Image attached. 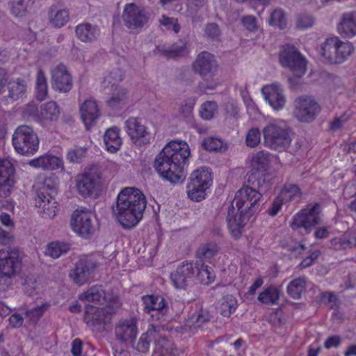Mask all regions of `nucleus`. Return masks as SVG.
<instances>
[{
  "label": "nucleus",
  "mask_w": 356,
  "mask_h": 356,
  "mask_svg": "<svg viewBox=\"0 0 356 356\" xmlns=\"http://www.w3.org/2000/svg\"><path fill=\"white\" fill-rule=\"evenodd\" d=\"M250 163L252 169L245 177L243 186L236 192L228 207L227 226L235 238L241 237L245 225L259 209L264 182L262 177L268 170V157H252Z\"/></svg>",
  "instance_id": "nucleus-1"
},
{
  "label": "nucleus",
  "mask_w": 356,
  "mask_h": 356,
  "mask_svg": "<svg viewBox=\"0 0 356 356\" xmlns=\"http://www.w3.org/2000/svg\"><path fill=\"white\" fill-rule=\"evenodd\" d=\"M146 205L145 196L138 188L126 187L118 195L113 213L124 228L130 229L142 219Z\"/></svg>",
  "instance_id": "nucleus-2"
},
{
  "label": "nucleus",
  "mask_w": 356,
  "mask_h": 356,
  "mask_svg": "<svg viewBox=\"0 0 356 356\" xmlns=\"http://www.w3.org/2000/svg\"><path fill=\"white\" fill-rule=\"evenodd\" d=\"M106 168L99 164L86 167L75 177L76 188L83 197H97L102 191L106 179Z\"/></svg>",
  "instance_id": "nucleus-3"
},
{
  "label": "nucleus",
  "mask_w": 356,
  "mask_h": 356,
  "mask_svg": "<svg viewBox=\"0 0 356 356\" xmlns=\"http://www.w3.org/2000/svg\"><path fill=\"white\" fill-rule=\"evenodd\" d=\"M264 143L271 149L282 152L288 149L294 133L284 120L270 122L263 129Z\"/></svg>",
  "instance_id": "nucleus-4"
},
{
  "label": "nucleus",
  "mask_w": 356,
  "mask_h": 356,
  "mask_svg": "<svg viewBox=\"0 0 356 356\" xmlns=\"http://www.w3.org/2000/svg\"><path fill=\"white\" fill-rule=\"evenodd\" d=\"M354 47L350 42L338 37L327 38L321 46V55L330 64H341L353 53Z\"/></svg>",
  "instance_id": "nucleus-5"
},
{
  "label": "nucleus",
  "mask_w": 356,
  "mask_h": 356,
  "mask_svg": "<svg viewBox=\"0 0 356 356\" xmlns=\"http://www.w3.org/2000/svg\"><path fill=\"white\" fill-rule=\"evenodd\" d=\"M156 157L154 167L159 175L165 180L175 184L181 183L184 176V167L188 157Z\"/></svg>",
  "instance_id": "nucleus-6"
},
{
  "label": "nucleus",
  "mask_w": 356,
  "mask_h": 356,
  "mask_svg": "<svg viewBox=\"0 0 356 356\" xmlns=\"http://www.w3.org/2000/svg\"><path fill=\"white\" fill-rule=\"evenodd\" d=\"M218 63L215 56L208 51L200 53L192 65L195 74H199L207 83V88L214 89L219 83L217 76Z\"/></svg>",
  "instance_id": "nucleus-7"
},
{
  "label": "nucleus",
  "mask_w": 356,
  "mask_h": 356,
  "mask_svg": "<svg viewBox=\"0 0 356 356\" xmlns=\"http://www.w3.org/2000/svg\"><path fill=\"white\" fill-rule=\"evenodd\" d=\"M211 184L212 174L209 168L202 167L193 171L187 186L188 197L196 202H200L205 198L206 191Z\"/></svg>",
  "instance_id": "nucleus-8"
},
{
  "label": "nucleus",
  "mask_w": 356,
  "mask_h": 356,
  "mask_svg": "<svg viewBox=\"0 0 356 356\" xmlns=\"http://www.w3.org/2000/svg\"><path fill=\"white\" fill-rule=\"evenodd\" d=\"M13 144L18 154H35L38 149L39 140L31 127L19 126L13 135Z\"/></svg>",
  "instance_id": "nucleus-9"
},
{
  "label": "nucleus",
  "mask_w": 356,
  "mask_h": 356,
  "mask_svg": "<svg viewBox=\"0 0 356 356\" xmlns=\"http://www.w3.org/2000/svg\"><path fill=\"white\" fill-rule=\"evenodd\" d=\"M321 110V105L312 96L302 95L294 102V115L303 123L314 122Z\"/></svg>",
  "instance_id": "nucleus-10"
},
{
  "label": "nucleus",
  "mask_w": 356,
  "mask_h": 356,
  "mask_svg": "<svg viewBox=\"0 0 356 356\" xmlns=\"http://www.w3.org/2000/svg\"><path fill=\"white\" fill-rule=\"evenodd\" d=\"M321 211L319 204H308L306 208L302 209L293 216L291 227L293 229L303 228L306 233L310 232L314 227L321 224Z\"/></svg>",
  "instance_id": "nucleus-11"
},
{
  "label": "nucleus",
  "mask_w": 356,
  "mask_h": 356,
  "mask_svg": "<svg viewBox=\"0 0 356 356\" xmlns=\"http://www.w3.org/2000/svg\"><path fill=\"white\" fill-rule=\"evenodd\" d=\"M279 59L281 65L289 68L296 76L301 77L305 74L306 60L294 47L284 46L280 54Z\"/></svg>",
  "instance_id": "nucleus-12"
},
{
  "label": "nucleus",
  "mask_w": 356,
  "mask_h": 356,
  "mask_svg": "<svg viewBox=\"0 0 356 356\" xmlns=\"http://www.w3.org/2000/svg\"><path fill=\"white\" fill-rule=\"evenodd\" d=\"M113 314L112 309L109 307L100 309L87 305L83 319L94 331L102 332L106 330V326L111 323Z\"/></svg>",
  "instance_id": "nucleus-13"
},
{
  "label": "nucleus",
  "mask_w": 356,
  "mask_h": 356,
  "mask_svg": "<svg viewBox=\"0 0 356 356\" xmlns=\"http://www.w3.org/2000/svg\"><path fill=\"white\" fill-rule=\"evenodd\" d=\"M99 266V262L92 257L81 258L70 273V278L78 285L90 282Z\"/></svg>",
  "instance_id": "nucleus-14"
},
{
  "label": "nucleus",
  "mask_w": 356,
  "mask_h": 356,
  "mask_svg": "<svg viewBox=\"0 0 356 356\" xmlns=\"http://www.w3.org/2000/svg\"><path fill=\"white\" fill-rule=\"evenodd\" d=\"M122 17L124 25L130 30L143 29L149 18L144 9L134 3L125 5Z\"/></svg>",
  "instance_id": "nucleus-15"
},
{
  "label": "nucleus",
  "mask_w": 356,
  "mask_h": 356,
  "mask_svg": "<svg viewBox=\"0 0 356 356\" xmlns=\"http://www.w3.org/2000/svg\"><path fill=\"white\" fill-rule=\"evenodd\" d=\"M92 217V213L86 208L76 209L71 219L73 230L83 238H89L95 231Z\"/></svg>",
  "instance_id": "nucleus-16"
},
{
  "label": "nucleus",
  "mask_w": 356,
  "mask_h": 356,
  "mask_svg": "<svg viewBox=\"0 0 356 356\" xmlns=\"http://www.w3.org/2000/svg\"><path fill=\"white\" fill-rule=\"evenodd\" d=\"M127 132L132 143L137 147H143L150 143L151 134L141 121L135 118H130L126 121Z\"/></svg>",
  "instance_id": "nucleus-17"
},
{
  "label": "nucleus",
  "mask_w": 356,
  "mask_h": 356,
  "mask_svg": "<svg viewBox=\"0 0 356 356\" xmlns=\"http://www.w3.org/2000/svg\"><path fill=\"white\" fill-rule=\"evenodd\" d=\"M197 269L193 262L183 261L175 271L170 274V279L177 289H185L195 277Z\"/></svg>",
  "instance_id": "nucleus-18"
},
{
  "label": "nucleus",
  "mask_w": 356,
  "mask_h": 356,
  "mask_svg": "<svg viewBox=\"0 0 356 356\" xmlns=\"http://www.w3.org/2000/svg\"><path fill=\"white\" fill-rule=\"evenodd\" d=\"M51 83L54 90L67 93L72 88L73 81L66 66L60 63L51 70Z\"/></svg>",
  "instance_id": "nucleus-19"
},
{
  "label": "nucleus",
  "mask_w": 356,
  "mask_h": 356,
  "mask_svg": "<svg viewBox=\"0 0 356 356\" xmlns=\"http://www.w3.org/2000/svg\"><path fill=\"white\" fill-rule=\"evenodd\" d=\"M21 266L22 259L18 249L0 250V271L17 275Z\"/></svg>",
  "instance_id": "nucleus-20"
},
{
  "label": "nucleus",
  "mask_w": 356,
  "mask_h": 356,
  "mask_svg": "<svg viewBox=\"0 0 356 356\" xmlns=\"http://www.w3.org/2000/svg\"><path fill=\"white\" fill-rule=\"evenodd\" d=\"M137 321L134 318L121 319L115 327L118 340L125 343H133L138 334Z\"/></svg>",
  "instance_id": "nucleus-21"
},
{
  "label": "nucleus",
  "mask_w": 356,
  "mask_h": 356,
  "mask_svg": "<svg viewBox=\"0 0 356 356\" xmlns=\"http://www.w3.org/2000/svg\"><path fill=\"white\" fill-rule=\"evenodd\" d=\"M15 168L6 158L0 159V195L6 197L15 185Z\"/></svg>",
  "instance_id": "nucleus-22"
},
{
  "label": "nucleus",
  "mask_w": 356,
  "mask_h": 356,
  "mask_svg": "<svg viewBox=\"0 0 356 356\" xmlns=\"http://www.w3.org/2000/svg\"><path fill=\"white\" fill-rule=\"evenodd\" d=\"M261 92L266 101L275 110H280L284 108L286 104V98L280 84L275 83L266 85L262 88Z\"/></svg>",
  "instance_id": "nucleus-23"
},
{
  "label": "nucleus",
  "mask_w": 356,
  "mask_h": 356,
  "mask_svg": "<svg viewBox=\"0 0 356 356\" xmlns=\"http://www.w3.org/2000/svg\"><path fill=\"white\" fill-rule=\"evenodd\" d=\"M81 118L87 129H90L100 115L97 101L93 98L84 100L79 107Z\"/></svg>",
  "instance_id": "nucleus-24"
},
{
  "label": "nucleus",
  "mask_w": 356,
  "mask_h": 356,
  "mask_svg": "<svg viewBox=\"0 0 356 356\" xmlns=\"http://www.w3.org/2000/svg\"><path fill=\"white\" fill-rule=\"evenodd\" d=\"M337 32L343 37L353 38L356 35V11L342 14L337 25Z\"/></svg>",
  "instance_id": "nucleus-25"
},
{
  "label": "nucleus",
  "mask_w": 356,
  "mask_h": 356,
  "mask_svg": "<svg viewBox=\"0 0 356 356\" xmlns=\"http://www.w3.org/2000/svg\"><path fill=\"white\" fill-rule=\"evenodd\" d=\"M191 151L188 143L181 140H172L161 149L159 156H190Z\"/></svg>",
  "instance_id": "nucleus-26"
},
{
  "label": "nucleus",
  "mask_w": 356,
  "mask_h": 356,
  "mask_svg": "<svg viewBox=\"0 0 356 356\" xmlns=\"http://www.w3.org/2000/svg\"><path fill=\"white\" fill-rule=\"evenodd\" d=\"M76 36L83 42L88 43L96 40L100 34L99 28L90 23H82L75 28Z\"/></svg>",
  "instance_id": "nucleus-27"
},
{
  "label": "nucleus",
  "mask_w": 356,
  "mask_h": 356,
  "mask_svg": "<svg viewBox=\"0 0 356 356\" xmlns=\"http://www.w3.org/2000/svg\"><path fill=\"white\" fill-rule=\"evenodd\" d=\"M210 319L211 316L209 312L206 309H200L186 321L184 330L185 331L195 332L204 323H208Z\"/></svg>",
  "instance_id": "nucleus-28"
},
{
  "label": "nucleus",
  "mask_w": 356,
  "mask_h": 356,
  "mask_svg": "<svg viewBox=\"0 0 356 356\" xmlns=\"http://www.w3.org/2000/svg\"><path fill=\"white\" fill-rule=\"evenodd\" d=\"M70 19L69 11L60 5L52 6L49 12V24L54 27L63 26Z\"/></svg>",
  "instance_id": "nucleus-29"
},
{
  "label": "nucleus",
  "mask_w": 356,
  "mask_h": 356,
  "mask_svg": "<svg viewBox=\"0 0 356 356\" xmlns=\"http://www.w3.org/2000/svg\"><path fill=\"white\" fill-rule=\"evenodd\" d=\"M80 299L101 305H104L108 301L106 292L101 285L91 286L88 291L81 295Z\"/></svg>",
  "instance_id": "nucleus-30"
},
{
  "label": "nucleus",
  "mask_w": 356,
  "mask_h": 356,
  "mask_svg": "<svg viewBox=\"0 0 356 356\" xmlns=\"http://www.w3.org/2000/svg\"><path fill=\"white\" fill-rule=\"evenodd\" d=\"M143 302L144 311L147 313L156 310L163 315L167 312L166 302L161 296H145L143 297Z\"/></svg>",
  "instance_id": "nucleus-31"
},
{
  "label": "nucleus",
  "mask_w": 356,
  "mask_h": 356,
  "mask_svg": "<svg viewBox=\"0 0 356 356\" xmlns=\"http://www.w3.org/2000/svg\"><path fill=\"white\" fill-rule=\"evenodd\" d=\"M104 140L108 152L111 154L116 153L122 145L120 129L118 127L108 129L104 134Z\"/></svg>",
  "instance_id": "nucleus-32"
},
{
  "label": "nucleus",
  "mask_w": 356,
  "mask_h": 356,
  "mask_svg": "<svg viewBox=\"0 0 356 356\" xmlns=\"http://www.w3.org/2000/svg\"><path fill=\"white\" fill-rule=\"evenodd\" d=\"M57 187L56 185L50 186L46 184V214L53 218L60 210L59 205L56 201Z\"/></svg>",
  "instance_id": "nucleus-33"
},
{
  "label": "nucleus",
  "mask_w": 356,
  "mask_h": 356,
  "mask_svg": "<svg viewBox=\"0 0 356 356\" xmlns=\"http://www.w3.org/2000/svg\"><path fill=\"white\" fill-rule=\"evenodd\" d=\"M356 246V237L350 232H346L330 241V247L336 250L353 248Z\"/></svg>",
  "instance_id": "nucleus-34"
},
{
  "label": "nucleus",
  "mask_w": 356,
  "mask_h": 356,
  "mask_svg": "<svg viewBox=\"0 0 356 356\" xmlns=\"http://www.w3.org/2000/svg\"><path fill=\"white\" fill-rule=\"evenodd\" d=\"M203 147L209 152L225 154L229 148V144L217 137H207L202 143Z\"/></svg>",
  "instance_id": "nucleus-35"
},
{
  "label": "nucleus",
  "mask_w": 356,
  "mask_h": 356,
  "mask_svg": "<svg viewBox=\"0 0 356 356\" xmlns=\"http://www.w3.org/2000/svg\"><path fill=\"white\" fill-rule=\"evenodd\" d=\"M194 266L197 269L195 277L203 284L208 285L215 279V274L212 268L205 265L204 263L196 262Z\"/></svg>",
  "instance_id": "nucleus-36"
},
{
  "label": "nucleus",
  "mask_w": 356,
  "mask_h": 356,
  "mask_svg": "<svg viewBox=\"0 0 356 356\" xmlns=\"http://www.w3.org/2000/svg\"><path fill=\"white\" fill-rule=\"evenodd\" d=\"M6 84L8 90V96L13 100H17L26 92L27 86L22 79L18 78L16 80L8 81Z\"/></svg>",
  "instance_id": "nucleus-37"
},
{
  "label": "nucleus",
  "mask_w": 356,
  "mask_h": 356,
  "mask_svg": "<svg viewBox=\"0 0 356 356\" xmlns=\"http://www.w3.org/2000/svg\"><path fill=\"white\" fill-rule=\"evenodd\" d=\"M34 2V0H10L8 5L14 16L22 17L26 14Z\"/></svg>",
  "instance_id": "nucleus-38"
},
{
  "label": "nucleus",
  "mask_w": 356,
  "mask_h": 356,
  "mask_svg": "<svg viewBox=\"0 0 356 356\" xmlns=\"http://www.w3.org/2000/svg\"><path fill=\"white\" fill-rule=\"evenodd\" d=\"M220 248L215 242H208L201 244L196 251V257L200 259H210L216 255Z\"/></svg>",
  "instance_id": "nucleus-39"
},
{
  "label": "nucleus",
  "mask_w": 356,
  "mask_h": 356,
  "mask_svg": "<svg viewBox=\"0 0 356 356\" xmlns=\"http://www.w3.org/2000/svg\"><path fill=\"white\" fill-rule=\"evenodd\" d=\"M285 202L299 200L302 197V192L296 184H286L279 195Z\"/></svg>",
  "instance_id": "nucleus-40"
},
{
  "label": "nucleus",
  "mask_w": 356,
  "mask_h": 356,
  "mask_svg": "<svg viewBox=\"0 0 356 356\" xmlns=\"http://www.w3.org/2000/svg\"><path fill=\"white\" fill-rule=\"evenodd\" d=\"M186 50V44L182 42L173 44L168 47H162L159 49V51L162 54V55L168 58H175L184 55Z\"/></svg>",
  "instance_id": "nucleus-41"
},
{
  "label": "nucleus",
  "mask_w": 356,
  "mask_h": 356,
  "mask_svg": "<svg viewBox=\"0 0 356 356\" xmlns=\"http://www.w3.org/2000/svg\"><path fill=\"white\" fill-rule=\"evenodd\" d=\"M70 249V245L65 242L54 241L47 246V252L54 259H57L63 254H66Z\"/></svg>",
  "instance_id": "nucleus-42"
},
{
  "label": "nucleus",
  "mask_w": 356,
  "mask_h": 356,
  "mask_svg": "<svg viewBox=\"0 0 356 356\" xmlns=\"http://www.w3.org/2000/svg\"><path fill=\"white\" fill-rule=\"evenodd\" d=\"M111 97L107 100V104L111 107H117L127 100V91L124 88L118 86L113 88Z\"/></svg>",
  "instance_id": "nucleus-43"
},
{
  "label": "nucleus",
  "mask_w": 356,
  "mask_h": 356,
  "mask_svg": "<svg viewBox=\"0 0 356 356\" xmlns=\"http://www.w3.org/2000/svg\"><path fill=\"white\" fill-rule=\"evenodd\" d=\"M305 289V280L301 278H298L289 283L287 287V293L292 298L298 300L301 298L302 293Z\"/></svg>",
  "instance_id": "nucleus-44"
},
{
  "label": "nucleus",
  "mask_w": 356,
  "mask_h": 356,
  "mask_svg": "<svg viewBox=\"0 0 356 356\" xmlns=\"http://www.w3.org/2000/svg\"><path fill=\"white\" fill-rule=\"evenodd\" d=\"M280 298V291L275 287H268L260 293L258 300L264 304H275Z\"/></svg>",
  "instance_id": "nucleus-45"
},
{
  "label": "nucleus",
  "mask_w": 356,
  "mask_h": 356,
  "mask_svg": "<svg viewBox=\"0 0 356 356\" xmlns=\"http://www.w3.org/2000/svg\"><path fill=\"white\" fill-rule=\"evenodd\" d=\"M236 306L237 301L232 296H224L220 306L221 314L225 317H229L236 310Z\"/></svg>",
  "instance_id": "nucleus-46"
},
{
  "label": "nucleus",
  "mask_w": 356,
  "mask_h": 356,
  "mask_svg": "<svg viewBox=\"0 0 356 356\" xmlns=\"http://www.w3.org/2000/svg\"><path fill=\"white\" fill-rule=\"evenodd\" d=\"M286 16L282 9L276 8L271 13L269 19V24L271 26H276L282 29L286 27Z\"/></svg>",
  "instance_id": "nucleus-47"
},
{
  "label": "nucleus",
  "mask_w": 356,
  "mask_h": 356,
  "mask_svg": "<svg viewBox=\"0 0 356 356\" xmlns=\"http://www.w3.org/2000/svg\"><path fill=\"white\" fill-rule=\"evenodd\" d=\"M218 112V106L215 102H207L200 108V114L202 119L209 120L212 119Z\"/></svg>",
  "instance_id": "nucleus-48"
},
{
  "label": "nucleus",
  "mask_w": 356,
  "mask_h": 356,
  "mask_svg": "<svg viewBox=\"0 0 356 356\" xmlns=\"http://www.w3.org/2000/svg\"><path fill=\"white\" fill-rule=\"evenodd\" d=\"M43 109L42 105L39 107L35 102H32L27 104L24 112L26 115L32 118L34 120L42 122L44 118Z\"/></svg>",
  "instance_id": "nucleus-49"
},
{
  "label": "nucleus",
  "mask_w": 356,
  "mask_h": 356,
  "mask_svg": "<svg viewBox=\"0 0 356 356\" xmlns=\"http://www.w3.org/2000/svg\"><path fill=\"white\" fill-rule=\"evenodd\" d=\"M122 72L120 70H115L108 74L104 79L103 84L104 87L111 86V88L118 87V83L122 80Z\"/></svg>",
  "instance_id": "nucleus-50"
},
{
  "label": "nucleus",
  "mask_w": 356,
  "mask_h": 356,
  "mask_svg": "<svg viewBox=\"0 0 356 356\" xmlns=\"http://www.w3.org/2000/svg\"><path fill=\"white\" fill-rule=\"evenodd\" d=\"M160 25L163 26L168 31H172L175 33H178L181 29L178 19L175 17H170L165 15H163L159 19Z\"/></svg>",
  "instance_id": "nucleus-51"
},
{
  "label": "nucleus",
  "mask_w": 356,
  "mask_h": 356,
  "mask_svg": "<svg viewBox=\"0 0 356 356\" xmlns=\"http://www.w3.org/2000/svg\"><path fill=\"white\" fill-rule=\"evenodd\" d=\"M44 312V302H41L40 304L30 310H27L25 313V317L29 320L31 324H35L38 320L42 317Z\"/></svg>",
  "instance_id": "nucleus-52"
},
{
  "label": "nucleus",
  "mask_w": 356,
  "mask_h": 356,
  "mask_svg": "<svg viewBox=\"0 0 356 356\" xmlns=\"http://www.w3.org/2000/svg\"><path fill=\"white\" fill-rule=\"evenodd\" d=\"M35 99L40 102L44 99V74L41 68L38 71Z\"/></svg>",
  "instance_id": "nucleus-53"
},
{
  "label": "nucleus",
  "mask_w": 356,
  "mask_h": 356,
  "mask_svg": "<svg viewBox=\"0 0 356 356\" xmlns=\"http://www.w3.org/2000/svg\"><path fill=\"white\" fill-rule=\"evenodd\" d=\"M261 140V134L258 128H252L249 130L246 135L245 142L248 147H254Z\"/></svg>",
  "instance_id": "nucleus-54"
},
{
  "label": "nucleus",
  "mask_w": 356,
  "mask_h": 356,
  "mask_svg": "<svg viewBox=\"0 0 356 356\" xmlns=\"http://www.w3.org/2000/svg\"><path fill=\"white\" fill-rule=\"evenodd\" d=\"M59 115L60 109L55 102H49L46 104V120H57Z\"/></svg>",
  "instance_id": "nucleus-55"
},
{
  "label": "nucleus",
  "mask_w": 356,
  "mask_h": 356,
  "mask_svg": "<svg viewBox=\"0 0 356 356\" xmlns=\"http://www.w3.org/2000/svg\"><path fill=\"white\" fill-rule=\"evenodd\" d=\"M15 275L0 271V291L8 290L13 284Z\"/></svg>",
  "instance_id": "nucleus-56"
},
{
  "label": "nucleus",
  "mask_w": 356,
  "mask_h": 356,
  "mask_svg": "<svg viewBox=\"0 0 356 356\" xmlns=\"http://www.w3.org/2000/svg\"><path fill=\"white\" fill-rule=\"evenodd\" d=\"M44 182L40 181L34 184L33 187L35 193V206L38 208L42 207L44 201Z\"/></svg>",
  "instance_id": "nucleus-57"
},
{
  "label": "nucleus",
  "mask_w": 356,
  "mask_h": 356,
  "mask_svg": "<svg viewBox=\"0 0 356 356\" xmlns=\"http://www.w3.org/2000/svg\"><path fill=\"white\" fill-rule=\"evenodd\" d=\"M152 331L151 330H148L146 333L141 335L136 346V349L138 351L143 353L148 351L150 342V339L148 338L149 336L152 334Z\"/></svg>",
  "instance_id": "nucleus-58"
},
{
  "label": "nucleus",
  "mask_w": 356,
  "mask_h": 356,
  "mask_svg": "<svg viewBox=\"0 0 356 356\" xmlns=\"http://www.w3.org/2000/svg\"><path fill=\"white\" fill-rule=\"evenodd\" d=\"M349 119V115L347 113H343L339 117H335L330 124V128L332 131L339 129Z\"/></svg>",
  "instance_id": "nucleus-59"
},
{
  "label": "nucleus",
  "mask_w": 356,
  "mask_h": 356,
  "mask_svg": "<svg viewBox=\"0 0 356 356\" xmlns=\"http://www.w3.org/2000/svg\"><path fill=\"white\" fill-rule=\"evenodd\" d=\"M314 24L313 17L307 14L300 15L297 19V26L300 29H307Z\"/></svg>",
  "instance_id": "nucleus-60"
},
{
  "label": "nucleus",
  "mask_w": 356,
  "mask_h": 356,
  "mask_svg": "<svg viewBox=\"0 0 356 356\" xmlns=\"http://www.w3.org/2000/svg\"><path fill=\"white\" fill-rule=\"evenodd\" d=\"M46 170H56L63 168V163L61 157H46Z\"/></svg>",
  "instance_id": "nucleus-61"
},
{
  "label": "nucleus",
  "mask_w": 356,
  "mask_h": 356,
  "mask_svg": "<svg viewBox=\"0 0 356 356\" xmlns=\"http://www.w3.org/2000/svg\"><path fill=\"white\" fill-rule=\"evenodd\" d=\"M243 99H244V102L246 105V107H247L248 113L250 116L253 115L254 117H256L259 113V111L258 108H257V106L254 104V102L249 97H245V96H243Z\"/></svg>",
  "instance_id": "nucleus-62"
},
{
  "label": "nucleus",
  "mask_w": 356,
  "mask_h": 356,
  "mask_svg": "<svg viewBox=\"0 0 356 356\" xmlns=\"http://www.w3.org/2000/svg\"><path fill=\"white\" fill-rule=\"evenodd\" d=\"M285 201L278 195L273 201L271 207L268 209V214L275 216L281 209L282 205Z\"/></svg>",
  "instance_id": "nucleus-63"
},
{
  "label": "nucleus",
  "mask_w": 356,
  "mask_h": 356,
  "mask_svg": "<svg viewBox=\"0 0 356 356\" xmlns=\"http://www.w3.org/2000/svg\"><path fill=\"white\" fill-rule=\"evenodd\" d=\"M243 25L249 31L257 29L256 18L252 15H247L242 18Z\"/></svg>",
  "instance_id": "nucleus-64"
}]
</instances>
